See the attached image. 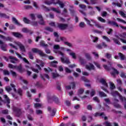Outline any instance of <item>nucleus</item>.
Wrapping results in <instances>:
<instances>
[{
	"mask_svg": "<svg viewBox=\"0 0 126 126\" xmlns=\"http://www.w3.org/2000/svg\"><path fill=\"white\" fill-rule=\"evenodd\" d=\"M97 19L98 20L100 21V22H103V23H105V22H106V20H105V19L101 17H99Z\"/></svg>",
	"mask_w": 126,
	"mask_h": 126,
	"instance_id": "864d4df0",
	"label": "nucleus"
},
{
	"mask_svg": "<svg viewBox=\"0 0 126 126\" xmlns=\"http://www.w3.org/2000/svg\"><path fill=\"white\" fill-rule=\"evenodd\" d=\"M64 44L68 47H72V44L67 41L64 42Z\"/></svg>",
	"mask_w": 126,
	"mask_h": 126,
	"instance_id": "338daca9",
	"label": "nucleus"
},
{
	"mask_svg": "<svg viewBox=\"0 0 126 126\" xmlns=\"http://www.w3.org/2000/svg\"><path fill=\"white\" fill-rule=\"evenodd\" d=\"M86 68L88 70H95V66L91 63H89L88 64L86 65Z\"/></svg>",
	"mask_w": 126,
	"mask_h": 126,
	"instance_id": "9b49d317",
	"label": "nucleus"
},
{
	"mask_svg": "<svg viewBox=\"0 0 126 126\" xmlns=\"http://www.w3.org/2000/svg\"><path fill=\"white\" fill-rule=\"evenodd\" d=\"M113 40L114 41V43L117 45H121V42L119 41L118 39L116 38H113Z\"/></svg>",
	"mask_w": 126,
	"mask_h": 126,
	"instance_id": "ea45409f",
	"label": "nucleus"
},
{
	"mask_svg": "<svg viewBox=\"0 0 126 126\" xmlns=\"http://www.w3.org/2000/svg\"><path fill=\"white\" fill-rule=\"evenodd\" d=\"M30 16L32 20H35L36 17H35L34 14H30Z\"/></svg>",
	"mask_w": 126,
	"mask_h": 126,
	"instance_id": "8fccbe9b",
	"label": "nucleus"
},
{
	"mask_svg": "<svg viewBox=\"0 0 126 126\" xmlns=\"http://www.w3.org/2000/svg\"><path fill=\"white\" fill-rule=\"evenodd\" d=\"M10 72H11V73H12V75L14 77H16V76H17V74H16V72L13 71L12 70H10Z\"/></svg>",
	"mask_w": 126,
	"mask_h": 126,
	"instance_id": "bf43d9fd",
	"label": "nucleus"
},
{
	"mask_svg": "<svg viewBox=\"0 0 126 126\" xmlns=\"http://www.w3.org/2000/svg\"><path fill=\"white\" fill-rule=\"evenodd\" d=\"M40 46H42V47H48V44H45V42L44 41H41L40 42Z\"/></svg>",
	"mask_w": 126,
	"mask_h": 126,
	"instance_id": "0e129e2a",
	"label": "nucleus"
},
{
	"mask_svg": "<svg viewBox=\"0 0 126 126\" xmlns=\"http://www.w3.org/2000/svg\"><path fill=\"white\" fill-rule=\"evenodd\" d=\"M10 86L13 88L14 92H17L20 96H22V90L21 89H18L17 91H16V89L15 88V85L13 84H10Z\"/></svg>",
	"mask_w": 126,
	"mask_h": 126,
	"instance_id": "1a4fd4ad",
	"label": "nucleus"
},
{
	"mask_svg": "<svg viewBox=\"0 0 126 126\" xmlns=\"http://www.w3.org/2000/svg\"><path fill=\"white\" fill-rule=\"evenodd\" d=\"M34 107L36 109H38V108H41V107H42V104H40V103H34Z\"/></svg>",
	"mask_w": 126,
	"mask_h": 126,
	"instance_id": "c9c22d12",
	"label": "nucleus"
},
{
	"mask_svg": "<svg viewBox=\"0 0 126 126\" xmlns=\"http://www.w3.org/2000/svg\"><path fill=\"white\" fill-rule=\"evenodd\" d=\"M91 21H92V22L95 24V26L97 28H100L101 29H103V30L105 29L104 26H101V25H100V24H99L98 23H96V21H95L94 20L92 19L91 20Z\"/></svg>",
	"mask_w": 126,
	"mask_h": 126,
	"instance_id": "6ab92c4d",
	"label": "nucleus"
},
{
	"mask_svg": "<svg viewBox=\"0 0 126 126\" xmlns=\"http://www.w3.org/2000/svg\"><path fill=\"white\" fill-rule=\"evenodd\" d=\"M99 82L102 84V85H104L105 87H108V84L107 83V82H106V80L104 79L101 78L99 80Z\"/></svg>",
	"mask_w": 126,
	"mask_h": 126,
	"instance_id": "b1692460",
	"label": "nucleus"
},
{
	"mask_svg": "<svg viewBox=\"0 0 126 126\" xmlns=\"http://www.w3.org/2000/svg\"><path fill=\"white\" fill-rule=\"evenodd\" d=\"M86 58L88 61H91L92 58L91 57V55L89 53H85Z\"/></svg>",
	"mask_w": 126,
	"mask_h": 126,
	"instance_id": "2f4dec72",
	"label": "nucleus"
},
{
	"mask_svg": "<svg viewBox=\"0 0 126 126\" xmlns=\"http://www.w3.org/2000/svg\"><path fill=\"white\" fill-rule=\"evenodd\" d=\"M44 3L48 5L52 4V3H59L61 8H63V7H64V4H63V2L61 1L60 0H58L56 2L55 1V0H50V1L45 0Z\"/></svg>",
	"mask_w": 126,
	"mask_h": 126,
	"instance_id": "7ed1b4c3",
	"label": "nucleus"
},
{
	"mask_svg": "<svg viewBox=\"0 0 126 126\" xmlns=\"http://www.w3.org/2000/svg\"><path fill=\"white\" fill-rule=\"evenodd\" d=\"M84 20H85V21H86L87 24H88V25H89L91 27H93V25L91 24V22L90 21V20H88L86 18H84Z\"/></svg>",
	"mask_w": 126,
	"mask_h": 126,
	"instance_id": "473e14b6",
	"label": "nucleus"
},
{
	"mask_svg": "<svg viewBox=\"0 0 126 126\" xmlns=\"http://www.w3.org/2000/svg\"><path fill=\"white\" fill-rule=\"evenodd\" d=\"M102 38L104 40H105L106 42H108L109 43L111 42V40L110 39V38L107 37L106 36L103 35L102 36Z\"/></svg>",
	"mask_w": 126,
	"mask_h": 126,
	"instance_id": "e433bc0d",
	"label": "nucleus"
},
{
	"mask_svg": "<svg viewBox=\"0 0 126 126\" xmlns=\"http://www.w3.org/2000/svg\"><path fill=\"white\" fill-rule=\"evenodd\" d=\"M69 55L71 56L72 58H73V59H74V60L76 59V56L75 55V53L73 52H71L69 53Z\"/></svg>",
	"mask_w": 126,
	"mask_h": 126,
	"instance_id": "37998d69",
	"label": "nucleus"
},
{
	"mask_svg": "<svg viewBox=\"0 0 126 126\" xmlns=\"http://www.w3.org/2000/svg\"><path fill=\"white\" fill-rule=\"evenodd\" d=\"M0 49L2 51H4V52H6L7 49H6L7 47V44L4 43L2 42V40L0 39Z\"/></svg>",
	"mask_w": 126,
	"mask_h": 126,
	"instance_id": "f8f14e48",
	"label": "nucleus"
},
{
	"mask_svg": "<svg viewBox=\"0 0 126 126\" xmlns=\"http://www.w3.org/2000/svg\"><path fill=\"white\" fill-rule=\"evenodd\" d=\"M0 17H2L3 18H6L7 19H9V16H8L5 13H0Z\"/></svg>",
	"mask_w": 126,
	"mask_h": 126,
	"instance_id": "c85d7f7f",
	"label": "nucleus"
},
{
	"mask_svg": "<svg viewBox=\"0 0 126 126\" xmlns=\"http://www.w3.org/2000/svg\"><path fill=\"white\" fill-rule=\"evenodd\" d=\"M116 37L117 38V39H119V40H120V41H121V42H122L123 43H124V44H126V40L123 39L121 37H119V36L118 35H116Z\"/></svg>",
	"mask_w": 126,
	"mask_h": 126,
	"instance_id": "4c0bfd02",
	"label": "nucleus"
},
{
	"mask_svg": "<svg viewBox=\"0 0 126 126\" xmlns=\"http://www.w3.org/2000/svg\"><path fill=\"white\" fill-rule=\"evenodd\" d=\"M94 117H102V118H104L105 121L108 120V117L107 116H105V113L104 112H96L94 114Z\"/></svg>",
	"mask_w": 126,
	"mask_h": 126,
	"instance_id": "2eb2a0df",
	"label": "nucleus"
},
{
	"mask_svg": "<svg viewBox=\"0 0 126 126\" xmlns=\"http://www.w3.org/2000/svg\"><path fill=\"white\" fill-rule=\"evenodd\" d=\"M79 6L80 7V8H82V9H85V8H86V5L83 4H80Z\"/></svg>",
	"mask_w": 126,
	"mask_h": 126,
	"instance_id": "5fc2aeb1",
	"label": "nucleus"
},
{
	"mask_svg": "<svg viewBox=\"0 0 126 126\" xmlns=\"http://www.w3.org/2000/svg\"><path fill=\"white\" fill-rule=\"evenodd\" d=\"M119 14H120V15H121V16H122V17H123L124 18H126V14L124 12L122 11H119Z\"/></svg>",
	"mask_w": 126,
	"mask_h": 126,
	"instance_id": "09e8293b",
	"label": "nucleus"
},
{
	"mask_svg": "<svg viewBox=\"0 0 126 126\" xmlns=\"http://www.w3.org/2000/svg\"><path fill=\"white\" fill-rule=\"evenodd\" d=\"M8 67L9 68H16L21 73L25 71V69L22 68L21 64H20L19 66H14L12 64H9Z\"/></svg>",
	"mask_w": 126,
	"mask_h": 126,
	"instance_id": "20e7f679",
	"label": "nucleus"
},
{
	"mask_svg": "<svg viewBox=\"0 0 126 126\" xmlns=\"http://www.w3.org/2000/svg\"><path fill=\"white\" fill-rule=\"evenodd\" d=\"M70 7H71L72 9H69V11L71 14L73 15L74 13H75V11L73 10V6H70Z\"/></svg>",
	"mask_w": 126,
	"mask_h": 126,
	"instance_id": "c03bdc74",
	"label": "nucleus"
},
{
	"mask_svg": "<svg viewBox=\"0 0 126 126\" xmlns=\"http://www.w3.org/2000/svg\"><path fill=\"white\" fill-rule=\"evenodd\" d=\"M16 44L19 47L21 52H23V53H25V52H26V49H25V46H24V45H23L22 43L19 42H16Z\"/></svg>",
	"mask_w": 126,
	"mask_h": 126,
	"instance_id": "4468645a",
	"label": "nucleus"
},
{
	"mask_svg": "<svg viewBox=\"0 0 126 126\" xmlns=\"http://www.w3.org/2000/svg\"><path fill=\"white\" fill-rule=\"evenodd\" d=\"M118 56L121 61H125L126 60V56L122 53H119Z\"/></svg>",
	"mask_w": 126,
	"mask_h": 126,
	"instance_id": "cd10ccee",
	"label": "nucleus"
},
{
	"mask_svg": "<svg viewBox=\"0 0 126 126\" xmlns=\"http://www.w3.org/2000/svg\"><path fill=\"white\" fill-rule=\"evenodd\" d=\"M42 7L45 9L46 11H50V10H52V11H54V12H56L57 13H61V10L59 9V8L57 9L54 7H51L50 9L47 7L46 6L42 5Z\"/></svg>",
	"mask_w": 126,
	"mask_h": 126,
	"instance_id": "0eeeda50",
	"label": "nucleus"
},
{
	"mask_svg": "<svg viewBox=\"0 0 126 126\" xmlns=\"http://www.w3.org/2000/svg\"><path fill=\"white\" fill-rule=\"evenodd\" d=\"M32 26H38V22L36 21L31 22L30 24Z\"/></svg>",
	"mask_w": 126,
	"mask_h": 126,
	"instance_id": "a18cd8bd",
	"label": "nucleus"
},
{
	"mask_svg": "<svg viewBox=\"0 0 126 126\" xmlns=\"http://www.w3.org/2000/svg\"><path fill=\"white\" fill-rule=\"evenodd\" d=\"M103 67L106 69V70H112L113 71L111 72V75H113L114 77H116V74H119V72L116 69V68L112 66V63H109L108 66L107 65H103Z\"/></svg>",
	"mask_w": 126,
	"mask_h": 126,
	"instance_id": "f257e3e1",
	"label": "nucleus"
},
{
	"mask_svg": "<svg viewBox=\"0 0 126 126\" xmlns=\"http://www.w3.org/2000/svg\"><path fill=\"white\" fill-rule=\"evenodd\" d=\"M0 38L1 39H2L4 41H9V42H12L13 41V38L10 36H7L6 37L5 36L0 34Z\"/></svg>",
	"mask_w": 126,
	"mask_h": 126,
	"instance_id": "9d476101",
	"label": "nucleus"
},
{
	"mask_svg": "<svg viewBox=\"0 0 126 126\" xmlns=\"http://www.w3.org/2000/svg\"><path fill=\"white\" fill-rule=\"evenodd\" d=\"M111 94L114 97H116V96H119L121 101H122L123 103H124V108H125L126 109V98L120 94L119 95V93L117 91H112Z\"/></svg>",
	"mask_w": 126,
	"mask_h": 126,
	"instance_id": "f03ea898",
	"label": "nucleus"
},
{
	"mask_svg": "<svg viewBox=\"0 0 126 126\" xmlns=\"http://www.w3.org/2000/svg\"><path fill=\"white\" fill-rule=\"evenodd\" d=\"M60 76V74L57 73H52V78H56L57 77H59Z\"/></svg>",
	"mask_w": 126,
	"mask_h": 126,
	"instance_id": "79ce46f5",
	"label": "nucleus"
},
{
	"mask_svg": "<svg viewBox=\"0 0 126 126\" xmlns=\"http://www.w3.org/2000/svg\"><path fill=\"white\" fill-rule=\"evenodd\" d=\"M83 92H84V90L83 89H80L78 91V95H81V94H83Z\"/></svg>",
	"mask_w": 126,
	"mask_h": 126,
	"instance_id": "13d9d810",
	"label": "nucleus"
},
{
	"mask_svg": "<svg viewBox=\"0 0 126 126\" xmlns=\"http://www.w3.org/2000/svg\"><path fill=\"white\" fill-rule=\"evenodd\" d=\"M32 52L35 54H38L40 57H46L47 55L42 51V50H39L38 48H32Z\"/></svg>",
	"mask_w": 126,
	"mask_h": 126,
	"instance_id": "423d86ee",
	"label": "nucleus"
},
{
	"mask_svg": "<svg viewBox=\"0 0 126 126\" xmlns=\"http://www.w3.org/2000/svg\"><path fill=\"white\" fill-rule=\"evenodd\" d=\"M99 94L100 97H107V94H106L103 92H99Z\"/></svg>",
	"mask_w": 126,
	"mask_h": 126,
	"instance_id": "58836bf2",
	"label": "nucleus"
},
{
	"mask_svg": "<svg viewBox=\"0 0 126 126\" xmlns=\"http://www.w3.org/2000/svg\"><path fill=\"white\" fill-rule=\"evenodd\" d=\"M79 61L81 63V64H85V63H86V61H85V59L81 57L79 58Z\"/></svg>",
	"mask_w": 126,
	"mask_h": 126,
	"instance_id": "72a5a7b5",
	"label": "nucleus"
},
{
	"mask_svg": "<svg viewBox=\"0 0 126 126\" xmlns=\"http://www.w3.org/2000/svg\"><path fill=\"white\" fill-rule=\"evenodd\" d=\"M81 79L82 80H83V81H84L85 82H89V80H88V79H87L84 76L82 77Z\"/></svg>",
	"mask_w": 126,
	"mask_h": 126,
	"instance_id": "e2e57ef3",
	"label": "nucleus"
},
{
	"mask_svg": "<svg viewBox=\"0 0 126 126\" xmlns=\"http://www.w3.org/2000/svg\"><path fill=\"white\" fill-rule=\"evenodd\" d=\"M45 30L47 31H49V32H53L54 31V30L51 27H47L45 28Z\"/></svg>",
	"mask_w": 126,
	"mask_h": 126,
	"instance_id": "49530a36",
	"label": "nucleus"
},
{
	"mask_svg": "<svg viewBox=\"0 0 126 126\" xmlns=\"http://www.w3.org/2000/svg\"><path fill=\"white\" fill-rule=\"evenodd\" d=\"M29 57L31 59V60H33L34 57H33V53L31 52H29L28 53Z\"/></svg>",
	"mask_w": 126,
	"mask_h": 126,
	"instance_id": "a19ab883",
	"label": "nucleus"
},
{
	"mask_svg": "<svg viewBox=\"0 0 126 126\" xmlns=\"http://www.w3.org/2000/svg\"><path fill=\"white\" fill-rule=\"evenodd\" d=\"M47 100L48 102H52L54 101L56 104H60V101L59 100V98L57 97L55 95H48Z\"/></svg>",
	"mask_w": 126,
	"mask_h": 126,
	"instance_id": "39448f33",
	"label": "nucleus"
},
{
	"mask_svg": "<svg viewBox=\"0 0 126 126\" xmlns=\"http://www.w3.org/2000/svg\"><path fill=\"white\" fill-rule=\"evenodd\" d=\"M16 55L17 56V57L21 59V60H23V61L26 63H29V62H28V60H27V59H26V58H23L22 57V56H21V55L19 54H18V53L16 52Z\"/></svg>",
	"mask_w": 126,
	"mask_h": 126,
	"instance_id": "aec40b11",
	"label": "nucleus"
},
{
	"mask_svg": "<svg viewBox=\"0 0 126 126\" xmlns=\"http://www.w3.org/2000/svg\"><path fill=\"white\" fill-rule=\"evenodd\" d=\"M117 20H118V21H119L120 22H122V23H124V24H126V22L122 19L117 18Z\"/></svg>",
	"mask_w": 126,
	"mask_h": 126,
	"instance_id": "052dcab7",
	"label": "nucleus"
},
{
	"mask_svg": "<svg viewBox=\"0 0 126 126\" xmlns=\"http://www.w3.org/2000/svg\"><path fill=\"white\" fill-rule=\"evenodd\" d=\"M23 21H24L26 24H30L31 21L30 20L27 19L26 17H24L23 19Z\"/></svg>",
	"mask_w": 126,
	"mask_h": 126,
	"instance_id": "7c9ffc66",
	"label": "nucleus"
},
{
	"mask_svg": "<svg viewBox=\"0 0 126 126\" xmlns=\"http://www.w3.org/2000/svg\"><path fill=\"white\" fill-rule=\"evenodd\" d=\"M107 24H108V25H111V26H115V27L119 28V25L118 24V23L115 21H108L107 22Z\"/></svg>",
	"mask_w": 126,
	"mask_h": 126,
	"instance_id": "f3484780",
	"label": "nucleus"
},
{
	"mask_svg": "<svg viewBox=\"0 0 126 126\" xmlns=\"http://www.w3.org/2000/svg\"><path fill=\"white\" fill-rule=\"evenodd\" d=\"M103 125L105 126H112V124L109 122V121H106L103 123Z\"/></svg>",
	"mask_w": 126,
	"mask_h": 126,
	"instance_id": "3c124183",
	"label": "nucleus"
},
{
	"mask_svg": "<svg viewBox=\"0 0 126 126\" xmlns=\"http://www.w3.org/2000/svg\"><path fill=\"white\" fill-rule=\"evenodd\" d=\"M3 98H5V100H6V102H7L6 106L7 108H9V109L10 108V105H9V104L10 103V100H9V98H8V97L6 94L3 95Z\"/></svg>",
	"mask_w": 126,
	"mask_h": 126,
	"instance_id": "a211bd4d",
	"label": "nucleus"
},
{
	"mask_svg": "<svg viewBox=\"0 0 126 126\" xmlns=\"http://www.w3.org/2000/svg\"><path fill=\"white\" fill-rule=\"evenodd\" d=\"M79 26L81 28H84L85 27V23L84 22H81L79 24Z\"/></svg>",
	"mask_w": 126,
	"mask_h": 126,
	"instance_id": "680f3d73",
	"label": "nucleus"
},
{
	"mask_svg": "<svg viewBox=\"0 0 126 126\" xmlns=\"http://www.w3.org/2000/svg\"><path fill=\"white\" fill-rule=\"evenodd\" d=\"M38 23L40 25H45V22L44 21V20L43 19H40Z\"/></svg>",
	"mask_w": 126,
	"mask_h": 126,
	"instance_id": "4d7b16f0",
	"label": "nucleus"
},
{
	"mask_svg": "<svg viewBox=\"0 0 126 126\" xmlns=\"http://www.w3.org/2000/svg\"><path fill=\"white\" fill-rule=\"evenodd\" d=\"M1 113L3 115H8V110L7 109L3 110L1 111Z\"/></svg>",
	"mask_w": 126,
	"mask_h": 126,
	"instance_id": "de8ad7c7",
	"label": "nucleus"
},
{
	"mask_svg": "<svg viewBox=\"0 0 126 126\" xmlns=\"http://www.w3.org/2000/svg\"><path fill=\"white\" fill-rule=\"evenodd\" d=\"M118 102H119V100L117 99H114V102L113 103V105L114 106V107H115V108H117V109H121V108H122V106L119 104L118 103Z\"/></svg>",
	"mask_w": 126,
	"mask_h": 126,
	"instance_id": "4be33fe9",
	"label": "nucleus"
},
{
	"mask_svg": "<svg viewBox=\"0 0 126 126\" xmlns=\"http://www.w3.org/2000/svg\"><path fill=\"white\" fill-rule=\"evenodd\" d=\"M5 90L7 91L8 93H10L11 90H12V89H11V88H10V87H6L5 88Z\"/></svg>",
	"mask_w": 126,
	"mask_h": 126,
	"instance_id": "6e6d98bb",
	"label": "nucleus"
},
{
	"mask_svg": "<svg viewBox=\"0 0 126 126\" xmlns=\"http://www.w3.org/2000/svg\"><path fill=\"white\" fill-rule=\"evenodd\" d=\"M60 40H61V41H63V42H64H64H66V41H67L66 38H65L64 37H61Z\"/></svg>",
	"mask_w": 126,
	"mask_h": 126,
	"instance_id": "774afa93",
	"label": "nucleus"
},
{
	"mask_svg": "<svg viewBox=\"0 0 126 126\" xmlns=\"http://www.w3.org/2000/svg\"><path fill=\"white\" fill-rule=\"evenodd\" d=\"M110 89L113 90V89H115V88H116L115 85H114V84H113V83L110 82Z\"/></svg>",
	"mask_w": 126,
	"mask_h": 126,
	"instance_id": "69168bd1",
	"label": "nucleus"
},
{
	"mask_svg": "<svg viewBox=\"0 0 126 126\" xmlns=\"http://www.w3.org/2000/svg\"><path fill=\"white\" fill-rule=\"evenodd\" d=\"M61 62L63 63H70V62H69V60L68 58H65V59H63V57L61 58Z\"/></svg>",
	"mask_w": 126,
	"mask_h": 126,
	"instance_id": "393cba45",
	"label": "nucleus"
},
{
	"mask_svg": "<svg viewBox=\"0 0 126 126\" xmlns=\"http://www.w3.org/2000/svg\"><path fill=\"white\" fill-rule=\"evenodd\" d=\"M91 4H97L98 1L97 0H90Z\"/></svg>",
	"mask_w": 126,
	"mask_h": 126,
	"instance_id": "603ef678",
	"label": "nucleus"
},
{
	"mask_svg": "<svg viewBox=\"0 0 126 126\" xmlns=\"http://www.w3.org/2000/svg\"><path fill=\"white\" fill-rule=\"evenodd\" d=\"M12 20L13 22H14L15 24H16V25H18V26H21V24L19 22H18V21L16 18H12Z\"/></svg>",
	"mask_w": 126,
	"mask_h": 126,
	"instance_id": "bb28decb",
	"label": "nucleus"
},
{
	"mask_svg": "<svg viewBox=\"0 0 126 126\" xmlns=\"http://www.w3.org/2000/svg\"><path fill=\"white\" fill-rule=\"evenodd\" d=\"M12 110L15 113L17 117H20L21 115V109L16 106H13Z\"/></svg>",
	"mask_w": 126,
	"mask_h": 126,
	"instance_id": "6e6552de",
	"label": "nucleus"
},
{
	"mask_svg": "<svg viewBox=\"0 0 126 126\" xmlns=\"http://www.w3.org/2000/svg\"><path fill=\"white\" fill-rule=\"evenodd\" d=\"M22 31L24 32V33H30L31 35L33 34V32L32 31H30L26 28H23L22 29Z\"/></svg>",
	"mask_w": 126,
	"mask_h": 126,
	"instance_id": "a878e982",
	"label": "nucleus"
},
{
	"mask_svg": "<svg viewBox=\"0 0 126 126\" xmlns=\"http://www.w3.org/2000/svg\"><path fill=\"white\" fill-rule=\"evenodd\" d=\"M58 27L60 30H65L68 27V25L66 24H58Z\"/></svg>",
	"mask_w": 126,
	"mask_h": 126,
	"instance_id": "dca6fc26",
	"label": "nucleus"
},
{
	"mask_svg": "<svg viewBox=\"0 0 126 126\" xmlns=\"http://www.w3.org/2000/svg\"><path fill=\"white\" fill-rule=\"evenodd\" d=\"M91 37L92 38V40H93L94 43H96L98 41V37L96 36H94L93 35H91Z\"/></svg>",
	"mask_w": 126,
	"mask_h": 126,
	"instance_id": "f704fd0d",
	"label": "nucleus"
},
{
	"mask_svg": "<svg viewBox=\"0 0 126 126\" xmlns=\"http://www.w3.org/2000/svg\"><path fill=\"white\" fill-rule=\"evenodd\" d=\"M12 35L16 38H22L23 37V35L19 32H13Z\"/></svg>",
	"mask_w": 126,
	"mask_h": 126,
	"instance_id": "5701e85b",
	"label": "nucleus"
},
{
	"mask_svg": "<svg viewBox=\"0 0 126 126\" xmlns=\"http://www.w3.org/2000/svg\"><path fill=\"white\" fill-rule=\"evenodd\" d=\"M57 64H58V62L56 61L50 62L51 66H53V67H57Z\"/></svg>",
	"mask_w": 126,
	"mask_h": 126,
	"instance_id": "c756f323",
	"label": "nucleus"
},
{
	"mask_svg": "<svg viewBox=\"0 0 126 126\" xmlns=\"http://www.w3.org/2000/svg\"><path fill=\"white\" fill-rule=\"evenodd\" d=\"M54 52L56 54H59V55H60L62 57H63V53L61 51H58L57 50H59L60 49V45H55L54 46Z\"/></svg>",
	"mask_w": 126,
	"mask_h": 126,
	"instance_id": "ddd939ff",
	"label": "nucleus"
},
{
	"mask_svg": "<svg viewBox=\"0 0 126 126\" xmlns=\"http://www.w3.org/2000/svg\"><path fill=\"white\" fill-rule=\"evenodd\" d=\"M9 59H11L10 62L12 63H18L19 62L17 58H15L13 56H9Z\"/></svg>",
	"mask_w": 126,
	"mask_h": 126,
	"instance_id": "412c9836",
	"label": "nucleus"
}]
</instances>
